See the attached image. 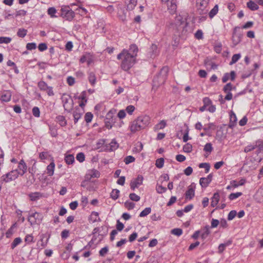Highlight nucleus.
Wrapping results in <instances>:
<instances>
[{"mask_svg":"<svg viewBox=\"0 0 263 263\" xmlns=\"http://www.w3.org/2000/svg\"><path fill=\"white\" fill-rule=\"evenodd\" d=\"M25 241L27 244H30L32 242H34V238L32 234H27L25 238Z\"/></svg>","mask_w":263,"mask_h":263,"instance_id":"nucleus-44","label":"nucleus"},{"mask_svg":"<svg viewBox=\"0 0 263 263\" xmlns=\"http://www.w3.org/2000/svg\"><path fill=\"white\" fill-rule=\"evenodd\" d=\"M236 215H237L236 211H235V210L231 211L228 215V220H232V219H233L235 218V217L236 216Z\"/></svg>","mask_w":263,"mask_h":263,"instance_id":"nucleus-57","label":"nucleus"},{"mask_svg":"<svg viewBox=\"0 0 263 263\" xmlns=\"http://www.w3.org/2000/svg\"><path fill=\"white\" fill-rule=\"evenodd\" d=\"M164 160L163 158L158 159L156 161V166L159 168H162L164 165Z\"/></svg>","mask_w":263,"mask_h":263,"instance_id":"nucleus-48","label":"nucleus"},{"mask_svg":"<svg viewBox=\"0 0 263 263\" xmlns=\"http://www.w3.org/2000/svg\"><path fill=\"white\" fill-rule=\"evenodd\" d=\"M69 231L66 229L63 230L61 235L62 239H66L69 236Z\"/></svg>","mask_w":263,"mask_h":263,"instance_id":"nucleus-64","label":"nucleus"},{"mask_svg":"<svg viewBox=\"0 0 263 263\" xmlns=\"http://www.w3.org/2000/svg\"><path fill=\"white\" fill-rule=\"evenodd\" d=\"M209 229H210V227L209 225H206L204 227V228H203L204 232L201 235V237L202 239L204 240L205 238H206L208 236V235L210 234L211 232H210Z\"/></svg>","mask_w":263,"mask_h":263,"instance_id":"nucleus-30","label":"nucleus"},{"mask_svg":"<svg viewBox=\"0 0 263 263\" xmlns=\"http://www.w3.org/2000/svg\"><path fill=\"white\" fill-rule=\"evenodd\" d=\"M117 59L121 60V68L126 71H129L132 67V54L129 50L124 49L117 55Z\"/></svg>","mask_w":263,"mask_h":263,"instance_id":"nucleus-1","label":"nucleus"},{"mask_svg":"<svg viewBox=\"0 0 263 263\" xmlns=\"http://www.w3.org/2000/svg\"><path fill=\"white\" fill-rule=\"evenodd\" d=\"M108 247L105 246L99 251V255L101 256H104L108 253Z\"/></svg>","mask_w":263,"mask_h":263,"instance_id":"nucleus-55","label":"nucleus"},{"mask_svg":"<svg viewBox=\"0 0 263 263\" xmlns=\"http://www.w3.org/2000/svg\"><path fill=\"white\" fill-rule=\"evenodd\" d=\"M220 199V195L218 192H216L213 194V197L211 198V206L212 207H215L218 204Z\"/></svg>","mask_w":263,"mask_h":263,"instance_id":"nucleus-19","label":"nucleus"},{"mask_svg":"<svg viewBox=\"0 0 263 263\" xmlns=\"http://www.w3.org/2000/svg\"><path fill=\"white\" fill-rule=\"evenodd\" d=\"M120 191L117 189H114L110 193V197L116 200L119 196Z\"/></svg>","mask_w":263,"mask_h":263,"instance_id":"nucleus-39","label":"nucleus"},{"mask_svg":"<svg viewBox=\"0 0 263 263\" xmlns=\"http://www.w3.org/2000/svg\"><path fill=\"white\" fill-rule=\"evenodd\" d=\"M196 185L194 183H192L188 187L187 190L185 193V197L186 199H192L195 196V190Z\"/></svg>","mask_w":263,"mask_h":263,"instance_id":"nucleus-10","label":"nucleus"},{"mask_svg":"<svg viewBox=\"0 0 263 263\" xmlns=\"http://www.w3.org/2000/svg\"><path fill=\"white\" fill-rule=\"evenodd\" d=\"M151 212V208H146L144 210H143L140 214V217H144L149 214Z\"/></svg>","mask_w":263,"mask_h":263,"instance_id":"nucleus-54","label":"nucleus"},{"mask_svg":"<svg viewBox=\"0 0 263 263\" xmlns=\"http://www.w3.org/2000/svg\"><path fill=\"white\" fill-rule=\"evenodd\" d=\"M27 32V30L26 29L19 28L17 32V35L20 37L23 38L26 35Z\"/></svg>","mask_w":263,"mask_h":263,"instance_id":"nucleus-34","label":"nucleus"},{"mask_svg":"<svg viewBox=\"0 0 263 263\" xmlns=\"http://www.w3.org/2000/svg\"><path fill=\"white\" fill-rule=\"evenodd\" d=\"M74 98L75 99L85 100V103H87V100L86 99V92L85 91H82L81 95L79 96L75 95L74 96Z\"/></svg>","mask_w":263,"mask_h":263,"instance_id":"nucleus-37","label":"nucleus"},{"mask_svg":"<svg viewBox=\"0 0 263 263\" xmlns=\"http://www.w3.org/2000/svg\"><path fill=\"white\" fill-rule=\"evenodd\" d=\"M36 48V45L35 43H28L26 45V48L27 50H31L35 49Z\"/></svg>","mask_w":263,"mask_h":263,"instance_id":"nucleus-62","label":"nucleus"},{"mask_svg":"<svg viewBox=\"0 0 263 263\" xmlns=\"http://www.w3.org/2000/svg\"><path fill=\"white\" fill-rule=\"evenodd\" d=\"M57 11L54 7H49L47 10V14L52 18L57 17V16L55 15Z\"/></svg>","mask_w":263,"mask_h":263,"instance_id":"nucleus-33","label":"nucleus"},{"mask_svg":"<svg viewBox=\"0 0 263 263\" xmlns=\"http://www.w3.org/2000/svg\"><path fill=\"white\" fill-rule=\"evenodd\" d=\"M56 121L58 122L62 127H64L67 125V121L66 120L65 117L63 116L59 115L57 116Z\"/></svg>","mask_w":263,"mask_h":263,"instance_id":"nucleus-23","label":"nucleus"},{"mask_svg":"<svg viewBox=\"0 0 263 263\" xmlns=\"http://www.w3.org/2000/svg\"><path fill=\"white\" fill-rule=\"evenodd\" d=\"M19 175L18 173V170L15 169L12 170L10 172L3 175L1 178L3 179V181L5 182H9L12 180H14L18 177Z\"/></svg>","mask_w":263,"mask_h":263,"instance_id":"nucleus-7","label":"nucleus"},{"mask_svg":"<svg viewBox=\"0 0 263 263\" xmlns=\"http://www.w3.org/2000/svg\"><path fill=\"white\" fill-rule=\"evenodd\" d=\"M119 147V144L115 139H112L109 144H105L102 151L106 152H112L116 150Z\"/></svg>","mask_w":263,"mask_h":263,"instance_id":"nucleus-9","label":"nucleus"},{"mask_svg":"<svg viewBox=\"0 0 263 263\" xmlns=\"http://www.w3.org/2000/svg\"><path fill=\"white\" fill-rule=\"evenodd\" d=\"M197 4H200V9L204 8L206 7L209 3V0H197Z\"/></svg>","mask_w":263,"mask_h":263,"instance_id":"nucleus-52","label":"nucleus"},{"mask_svg":"<svg viewBox=\"0 0 263 263\" xmlns=\"http://www.w3.org/2000/svg\"><path fill=\"white\" fill-rule=\"evenodd\" d=\"M166 126V122L165 120H161L154 127V130L157 131L159 129H162Z\"/></svg>","mask_w":263,"mask_h":263,"instance_id":"nucleus-27","label":"nucleus"},{"mask_svg":"<svg viewBox=\"0 0 263 263\" xmlns=\"http://www.w3.org/2000/svg\"><path fill=\"white\" fill-rule=\"evenodd\" d=\"M242 195L241 192H237L235 193H231L229 196V198L230 200H234Z\"/></svg>","mask_w":263,"mask_h":263,"instance_id":"nucleus-45","label":"nucleus"},{"mask_svg":"<svg viewBox=\"0 0 263 263\" xmlns=\"http://www.w3.org/2000/svg\"><path fill=\"white\" fill-rule=\"evenodd\" d=\"M213 176V174L211 173L208 175L207 177H201L199 180V183L201 187L203 188L206 187L212 181Z\"/></svg>","mask_w":263,"mask_h":263,"instance_id":"nucleus-11","label":"nucleus"},{"mask_svg":"<svg viewBox=\"0 0 263 263\" xmlns=\"http://www.w3.org/2000/svg\"><path fill=\"white\" fill-rule=\"evenodd\" d=\"M167 189L165 187H164L162 185H157L156 187V191L159 194H162L165 193Z\"/></svg>","mask_w":263,"mask_h":263,"instance_id":"nucleus-60","label":"nucleus"},{"mask_svg":"<svg viewBox=\"0 0 263 263\" xmlns=\"http://www.w3.org/2000/svg\"><path fill=\"white\" fill-rule=\"evenodd\" d=\"M213 148L212 147V144L211 143H207L204 147L203 151L209 154H210L213 151Z\"/></svg>","mask_w":263,"mask_h":263,"instance_id":"nucleus-47","label":"nucleus"},{"mask_svg":"<svg viewBox=\"0 0 263 263\" xmlns=\"http://www.w3.org/2000/svg\"><path fill=\"white\" fill-rule=\"evenodd\" d=\"M183 150L185 153H190L192 151V145L189 143H187L183 146Z\"/></svg>","mask_w":263,"mask_h":263,"instance_id":"nucleus-50","label":"nucleus"},{"mask_svg":"<svg viewBox=\"0 0 263 263\" xmlns=\"http://www.w3.org/2000/svg\"><path fill=\"white\" fill-rule=\"evenodd\" d=\"M167 4L168 10H170V13H174L177 9L176 0H169Z\"/></svg>","mask_w":263,"mask_h":263,"instance_id":"nucleus-13","label":"nucleus"},{"mask_svg":"<svg viewBox=\"0 0 263 263\" xmlns=\"http://www.w3.org/2000/svg\"><path fill=\"white\" fill-rule=\"evenodd\" d=\"M32 114L35 117H39L40 116V111L38 107L35 106L32 108Z\"/></svg>","mask_w":263,"mask_h":263,"instance_id":"nucleus-59","label":"nucleus"},{"mask_svg":"<svg viewBox=\"0 0 263 263\" xmlns=\"http://www.w3.org/2000/svg\"><path fill=\"white\" fill-rule=\"evenodd\" d=\"M216 127V125L214 123H209L207 126H204L203 129L205 132H208L210 129L214 130Z\"/></svg>","mask_w":263,"mask_h":263,"instance_id":"nucleus-49","label":"nucleus"},{"mask_svg":"<svg viewBox=\"0 0 263 263\" xmlns=\"http://www.w3.org/2000/svg\"><path fill=\"white\" fill-rule=\"evenodd\" d=\"M237 122V117L235 113L233 111L230 115V122L228 126L230 128H233L235 126Z\"/></svg>","mask_w":263,"mask_h":263,"instance_id":"nucleus-15","label":"nucleus"},{"mask_svg":"<svg viewBox=\"0 0 263 263\" xmlns=\"http://www.w3.org/2000/svg\"><path fill=\"white\" fill-rule=\"evenodd\" d=\"M218 11V6L216 5L210 11L209 13V17L212 18H213Z\"/></svg>","mask_w":263,"mask_h":263,"instance_id":"nucleus-38","label":"nucleus"},{"mask_svg":"<svg viewBox=\"0 0 263 263\" xmlns=\"http://www.w3.org/2000/svg\"><path fill=\"white\" fill-rule=\"evenodd\" d=\"M12 39L10 37L1 36L0 44H8L11 42Z\"/></svg>","mask_w":263,"mask_h":263,"instance_id":"nucleus-51","label":"nucleus"},{"mask_svg":"<svg viewBox=\"0 0 263 263\" xmlns=\"http://www.w3.org/2000/svg\"><path fill=\"white\" fill-rule=\"evenodd\" d=\"M115 110H110L106 115L105 119H104L105 126L107 129H111L116 122L117 117L114 115Z\"/></svg>","mask_w":263,"mask_h":263,"instance_id":"nucleus-6","label":"nucleus"},{"mask_svg":"<svg viewBox=\"0 0 263 263\" xmlns=\"http://www.w3.org/2000/svg\"><path fill=\"white\" fill-rule=\"evenodd\" d=\"M143 148V144L140 142H136L134 145V148L133 149V152H139Z\"/></svg>","mask_w":263,"mask_h":263,"instance_id":"nucleus-32","label":"nucleus"},{"mask_svg":"<svg viewBox=\"0 0 263 263\" xmlns=\"http://www.w3.org/2000/svg\"><path fill=\"white\" fill-rule=\"evenodd\" d=\"M256 148H257V150L256 152L257 155L263 154V141L261 140L256 141Z\"/></svg>","mask_w":263,"mask_h":263,"instance_id":"nucleus-22","label":"nucleus"},{"mask_svg":"<svg viewBox=\"0 0 263 263\" xmlns=\"http://www.w3.org/2000/svg\"><path fill=\"white\" fill-rule=\"evenodd\" d=\"M100 175V173L98 171L92 169L88 171V173L86 174V178L89 179L92 178H99Z\"/></svg>","mask_w":263,"mask_h":263,"instance_id":"nucleus-14","label":"nucleus"},{"mask_svg":"<svg viewBox=\"0 0 263 263\" xmlns=\"http://www.w3.org/2000/svg\"><path fill=\"white\" fill-rule=\"evenodd\" d=\"M64 160L68 165H70L74 163V157L73 155L69 154L65 156Z\"/></svg>","mask_w":263,"mask_h":263,"instance_id":"nucleus-29","label":"nucleus"},{"mask_svg":"<svg viewBox=\"0 0 263 263\" xmlns=\"http://www.w3.org/2000/svg\"><path fill=\"white\" fill-rule=\"evenodd\" d=\"M75 12L71 9L69 6L63 5L60 9V16L66 21L71 22L75 17Z\"/></svg>","mask_w":263,"mask_h":263,"instance_id":"nucleus-4","label":"nucleus"},{"mask_svg":"<svg viewBox=\"0 0 263 263\" xmlns=\"http://www.w3.org/2000/svg\"><path fill=\"white\" fill-rule=\"evenodd\" d=\"M149 53L151 58H154L158 54L159 51L158 50L157 46L156 44H153L149 48Z\"/></svg>","mask_w":263,"mask_h":263,"instance_id":"nucleus-17","label":"nucleus"},{"mask_svg":"<svg viewBox=\"0 0 263 263\" xmlns=\"http://www.w3.org/2000/svg\"><path fill=\"white\" fill-rule=\"evenodd\" d=\"M171 233L176 236H180L182 234L183 231L180 228H175L171 230Z\"/></svg>","mask_w":263,"mask_h":263,"instance_id":"nucleus-40","label":"nucleus"},{"mask_svg":"<svg viewBox=\"0 0 263 263\" xmlns=\"http://www.w3.org/2000/svg\"><path fill=\"white\" fill-rule=\"evenodd\" d=\"M105 139H100L97 143V146L98 148H100L102 147V149L103 148V146L105 145Z\"/></svg>","mask_w":263,"mask_h":263,"instance_id":"nucleus-63","label":"nucleus"},{"mask_svg":"<svg viewBox=\"0 0 263 263\" xmlns=\"http://www.w3.org/2000/svg\"><path fill=\"white\" fill-rule=\"evenodd\" d=\"M32 165L31 167H29L28 172L29 173L31 174L32 176H34V174L36 172V161L34 159H31L30 160V163H32Z\"/></svg>","mask_w":263,"mask_h":263,"instance_id":"nucleus-26","label":"nucleus"},{"mask_svg":"<svg viewBox=\"0 0 263 263\" xmlns=\"http://www.w3.org/2000/svg\"><path fill=\"white\" fill-rule=\"evenodd\" d=\"M150 123L148 116H141L133 122V133L145 128Z\"/></svg>","mask_w":263,"mask_h":263,"instance_id":"nucleus-3","label":"nucleus"},{"mask_svg":"<svg viewBox=\"0 0 263 263\" xmlns=\"http://www.w3.org/2000/svg\"><path fill=\"white\" fill-rule=\"evenodd\" d=\"M22 240L20 237L15 238L11 244V248L14 249L22 242Z\"/></svg>","mask_w":263,"mask_h":263,"instance_id":"nucleus-36","label":"nucleus"},{"mask_svg":"<svg viewBox=\"0 0 263 263\" xmlns=\"http://www.w3.org/2000/svg\"><path fill=\"white\" fill-rule=\"evenodd\" d=\"M243 33L240 30V27L236 26L233 29L232 40L233 42V47H234L238 45L241 41Z\"/></svg>","mask_w":263,"mask_h":263,"instance_id":"nucleus-5","label":"nucleus"},{"mask_svg":"<svg viewBox=\"0 0 263 263\" xmlns=\"http://www.w3.org/2000/svg\"><path fill=\"white\" fill-rule=\"evenodd\" d=\"M235 87H233L232 84L231 83H227L223 88V91L224 92L230 91L232 89H235Z\"/></svg>","mask_w":263,"mask_h":263,"instance_id":"nucleus-43","label":"nucleus"},{"mask_svg":"<svg viewBox=\"0 0 263 263\" xmlns=\"http://www.w3.org/2000/svg\"><path fill=\"white\" fill-rule=\"evenodd\" d=\"M88 81L90 84L93 86L96 83V77L95 73L91 71L88 73Z\"/></svg>","mask_w":263,"mask_h":263,"instance_id":"nucleus-24","label":"nucleus"},{"mask_svg":"<svg viewBox=\"0 0 263 263\" xmlns=\"http://www.w3.org/2000/svg\"><path fill=\"white\" fill-rule=\"evenodd\" d=\"M247 7L252 11H255L258 9L259 7L256 3L252 1H249L247 4Z\"/></svg>","mask_w":263,"mask_h":263,"instance_id":"nucleus-25","label":"nucleus"},{"mask_svg":"<svg viewBox=\"0 0 263 263\" xmlns=\"http://www.w3.org/2000/svg\"><path fill=\"white\" fill-rule=\"evenodd\" d=\"M255 148H256V143L254 145H250L246 146L244 149V152L245 153H248L255 149Z\"/></svg>","mask_w":263,"mask_h":263,"instance_id":"nucleus-58","label":"nucleus"},{"mask_svg":"<svg viewBox=\"0 0 263 263\" xmlns=\"http://www.w3.org/2000/svg\"><path fill=\"white\" fill-rule=\"evenodd\" d=\"M37 86L42 91L47 90V88L49 87V86L47 85V84L43 81L39 82L37 83Z\"/></svg>","mask_w":263,"mask_h":263,"instance_id":"nucleus-31","label":"nucleus"},{"mask_svg":"<svg viewBox=\"0 0 263 263\" xmlns=\"http://www.w3.org/2000/svg\"><path fill=\"white\" fill-rule=\"evenodd\" d=\"M139 51L138 46L133 44V64L136 62V57L137 56V53Z\"/></svg>","mask_w":263,"mask_h":263,"instance_id":"nucleus-28","label":"nucleus"},{"mask_svg":"<svg viewBox=\"0 0 263 263\" xmlns=\"http://www.w3.org/2000/svg\"><path fill=\"white\" fill-rule=\"evenodd\" d=\"M241 54L240 53L235 54L232 56L231 61L230 62V65H232L236 63L240 58Z\"/></svg>","mask_w":263,"mask_h":263,"instance_id":"nucleus-41","label":"nucleus"},{"mask_svg":"<svg viewBox=\"0 0 263 263\" xmlns=\"http://www.w3.org/2000/svg\"><path fill=\"white\" fill-rule=\"evenodd\" d=\"M17 167L19 175L22 176L27 172V166L24 159H22L20 161Z\"/></svg>","mask_w":263,"mask_h":263,"instance_id":"nucleus-12","label":"nucleus"},{"mask_svg":"<svg viewBox=\"0 0 263 263\" xmlns=\"http://www.w3.org/2000/svg\"><path fill=\"white\" fill-rule=\"evenodd\" d=\"M169 68L167 66L163 67L159 73L155 76L153 80V89H157L160 85L163 84L167 78Z\"/></svg>","mask_w":263,"mask_h":263,"instance_id":"nucleus-2","label":"nucleus"},{"mask_svg":"<svg viewBox=\"0 0 263 263\" xmlns=\"http://www.w3.org/2000/svg\"><path fill=\"white\" fill-rule=\"evenodd\" d=\"M143 177L141 175H138L136 179L133 181V190L135 188L138 187L139 185L142 184Z\"/></svg>","mask_w":263,"mask_h":263,"instance_id":"nucleus-18","label":"nucleus"},{"mask_svg":"<svg viewBox=\"0 0 263 263\" xmlns=\"http://www.w3.org/2000/svg\"><path fill=\"white\" fill-rule=\"evenodd\" d=\"M42 214L38 212L32 213V214L29 215L28 217V220L31 226L40 223L42 220Z\"/></svg>","mask_w":263,"mask_h":263,"instance_id":"nucleus-8","label":"nucleus"},{"mask_svg":"<svg viewBox=\"0 0 263 263\" xmlns=\"http://www.w3.org/2000/svg\"><path fill=\"white\" fill-rule=\"evenodd\" d=\"M54 168H55V163L54 162V161L52 160L50 164L47 166V174L49 176H53L54 174Z\"/></svg>","mask_w":263,"mask_h":263,"instance_id":"nucleus-20","label":"nucleus"},{"mask_svg":"<svg viewBox=\"0 0 263 263\" xmlns=\"http://www.w3.org/2000/svg\"><path fill=\"white\" fill-rule=\"evenodd\" d=\"M85 155L83 153H79L76 156V159L80 162H83L85 160Z\"/></svg>","mask_w":263,"mask_h":263,"instance_id":"nucleus-53","label":"nucleus"},{"mask_svg":"<svg viewBox=\"0 0 263 263\" xmlns=\"http://www.w3.org/2000/svg\"><path fill=\"white\" fill-rule=\"evenodd\" d=\"M90 55V53H86L85 54H83L80 59V62L81 63H84L86 62Z\"/></svg>","mask_w":263,"mask_h":263,"instance_id":"nucleus-61","label":"nucleus"},{"mask_svg":"<svg viewBox=\"0 0 263 263\" xmlns=\"http://www.w3.org/2000/svg\"><path fill=\"white\" fill-rule=\"evenodd\" d=\"M49 133L52 137H56L58 135L57 130L54 127H49Z\"/></svg>","mask_w":263,"mask_h":263,"instance_id":"nucleus-56","label":"nucleus"},{"mask_svg":"<svg viewBox=\"0 0 263 263\" xmlns=\"http://www.w3.org/2000/svg\"><path fill=\"white\" fill-rule=\"evenodd\" d=\"M79 109L80 108L78 107H77L76 108V110L73 112L74 124H76L78 122V120L81 118L83 114V112H80L78 111Z\"/></svg>","mask_w":263,"mask_h":263,"instance_id":"nucleus-21","label":"nucleus"},{"mask_svg":"<svg viewBox=\"0 0 263 263\" xmlns=\"http://www.w3.org/2000/svg\"><path fill=\"white\" fill-rule=\"evenodd\" d=\"M28 196L30 200L36 201L43 197V194L40 192H35L30 193Z\"/></svg>","mask_w":263,"mask_h":263,"instance_id":"nucleus-16","label":"nucleus"},{"mask_svg":"<svg viewBox=\"0 0 263 263\" xmlns=\"http://www.w3.org/2000/svg\"><path fill=\"white\" fill-rule=\"evenodd\" d=\"M200 168H204L205 173H208L210 169V164L209 163H201L199 165Z\"/></svg>","mask_w":263,"mask_h":263,"instance_id":"nucleus-46","label":"nucleus"},{"mask_svg":"<svg viewBox=\"0 0 263 263\" xmlns=\"http://www.w3.org/2000/svg\"><path fill=\"white\" fill-rule=\"evenodd\" d=\"M93 114L90 112H87L85 114L84 116L85 121L86 123H90L93 118Z\"/></svg>","mask_w":263,"mask_h":263,"instance_id":"nucleus-42","label":"nucleus"},{"mask_svg":"<svg viewBox=\"0 0 263 263\" xmlns=\"http://www.w3.org/2000/svg\"><path fill=\"white\" fill-rule=\"evenodd\" d=\"M11 95L10 92H7L3 94L1 96V100L2 102H7L11 100Z\"/></svg>","mask_w":263,"mask_h":263,"instance_id":"nucleus-35","label":"nucleus"}]
</instances>
